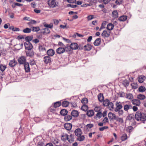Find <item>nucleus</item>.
I'll list each match as a JSON object with an SVG mask.
<instances>
[{"label": "nucleus", "mask_w": 146, "mask_h": 146, "mask_svg": "<svg viewBox=\"0 0 146 146\" xmlns=\"http://www.w3.org/2000/svg\"><path fill=\"white\" fill-rule=\"evenodd\" d=\"M18 60L19 64H23L26 62V59L24 56H21L18 59Z\"/></svg>", "instance_id": "10"}, {"label": "nucleus", "mask_w": 146, "mask_h": 146, "mask_svg": "<svg viewBox=\"0 0 146 146\" xmlns=\"http://www.w3.org/2000/svg\"><path fill=\"white\" fill-rule=\"evenodd\" d=\"M127 19V17L126 15H122L118 18V20L120 21H124Z\"/></svg>", "instance_id": "24"}, {"label": "nucleus", "mask_w": 146, "mask_h": 146, "mask_svg": "<svg viewBox=\"0 0 146 146\" xmlns=\"http://www.w3.org/2000/svg\"><path fill=\"white\" fill-rule=\"evenodd\" d=\"M70 137L71 139H68V141L69 143H71L74 141V135L72 134L70 135Z\"/></svg>", "instance_id": "48"}, {"label": "nucleus", "mask_w": 146, "mask_h": 146, "mask_svg": "<svg viewBox=\"0 0 146 146\" xmlns=\"http://www.w3.org/2000/svg\"><path fill=\"white\" fill-rule=\"evenodd\" d=\"M108 127L107 126L99 128V130L100 131H102L104 130L108 129Z\"/></svg>", "instance_id": "56"}, {"label": "nucleus", "mask_w": 146, "mask_h": 146, "mask_svg": "<svg viewBox=\"0 0 146 146\" xmlns=\"http://www.w3.org/2000/svg\"><path fill=\"white\" fill-rule=\"evenodd\" d=\"M54 51L52 49H48L46 52V54L48 56L50 57L52 56L55 54Z\"/></svg>", "instance_id": "11"}, {"label": "nucleus", "mask_w": 146, "mask_h": 146, "mask_svg": "<svg viewBox=\"0 0 146 146\" xmlns=\"http://www.w3.org/2000/svg\"><path fill=\"white\" fill-rule=\"evenodd\" d=\"M107 106H108V108L110 110H112L114 108V105L113 103L112 102H109L108 105Z\"/></svg>", "instance_id": "39"}, {"label": "nucleus", "mask_w": 146, "mask_h": 146, "mask_svg": "<svg viewBox=\"0 0 146 146\" xmlns=\"http://www.w3.org/2000/svg\"><path fill=\"white\" fill-rule=\"evenodd\" d=\"M126 98L128 99L131 100L133 98V96L131 93L127 94L126 95Z\"/></svg>", "instance_id": "33"}, {"label": "nucleus", "mask_w": 146, "mask_h": 146, "mask_svg": "<svg viewBox=\"0 0 146 146\" xmlns=\"http://www.w3.org/2000/svg\"><path fill=\"white\" fill-rule=\"evenodd\" d=\"M43 25L44 26L46 27L49 28L51 29H52L53 28V24L52 23H51L50 24L48 25L44 23Z\"/></svg>", "instance_id": "30"}, {"label": "nucleus", "mask_w": 146, "mask_h": 146, "mask_svg": "<svg viewBox=\"0 0 146 146\" xmlns=\"http://www.w3.org/2000/svg\"><path fill=\"white\" fill-rule=\"evenodd\" d=\"M62 104L60 101L56 102L53 104V106L55 108L59 107Z\"/></svg>", "instance_id": "27"}, {"label": "nucleus", "mask_w": 146, "mask_h": 146, "mask_svg": "<svg viewBox=\"0 0 146 146\" xmlns=\"http://www.w3.org/2000/svg\"><path fill=\"white\" fill-rule=\"evenodd\" d=\"M56 108L54 106H51L49 108V111L52 112L54 113L56 110Z\"/></svg>", "instance_id": "51"}, {"label": "nucleus", "mask_w": 146, "mask_h": 146, "mask_svg": "<svg viewBox=\"0 0 146 146\" xmlns=\"http://www.w3.org/2000/svg\"><path fill=\"white\" fill-rule=\"evenodd\" d=\"M25 39L27 42H29L31 41L33 38V36H27L25 37Z\"/></svg>", "instance_id": "47"}, {"label": "nucleus", "mask_w": 146, "mask_h": 146, "mask_svg": "<svg viewBox=\"0 0 146 146\" xmlns=\"http://www.w3.org/2000/svg\"><path fill=\"white\" fill-rule=\"evenodd\" d=\"M127 138V135L126 134L124 133L123 134L121 137V140L122 141H124L126 140Z\"/></svg>", "instance_id": "34"}, {"label": "nucleus", "mask_w": 146, "mask_h": 146, "mask_svg": "<svg viewBox=\"0 0 146 146\" xmlns=\"http://www.w3.org/2000/svg\"><path fill=\"white\" fill-rule=\"evenodd\" d=\"M17 63V62L14 59L9 62V65L10 66L13 67L15 66Z\"/></svg>", "instance_id": "12"}, {"label": "nucleus", "mask_w": 146, "mask_h": 146, "mask_svg": "<svg viewBox=\"0 0 146 146\" xmlns=\"http://www.w3.org/2000/svg\"><path fill=\"white\" fill-rule=\"evenodd\" d=\"M111 31L104 30L102 34V36L104 38L109 37L110 35Z\"/></svg>", "instance_id": "8"}, {"label": "nucleus", "mask_w": 146, "mask_h": 146, "mask_svg": "<svg viewBox=\"0 0 146 146\" xmlns=\"http://www.w3.org/2000/svg\"><path fill=\"white\" fill-rule=\"evenodd\" d=\"M6 68V66L5 65H3V64H1L0 65V70L3 72V71Z\"/></svg>", "instance_id": "49"}, {"label": "nucleus", "mask_w": 146, "mask_h": 146, "mask_svg": "<svg viewBox=\"0 0 146 146\" xmlns=\"http://www.w3.org/2000/svg\"><path fill=\"white\" fill-rule=\"evenodd\" d=\"M53 21L54 22V24L55 25H57L59 23L58 20L56 19H53Z\"/></svg>", "instance_id": "61"}, {"label": "nucleus", "mask_w": 146, "mask_h": 146, "mask_svg": "<svg viewBox=\"0 0 146 146\" xmlns=\"http://www.w3.org/2000/svg\"><path fill=\"white\" fill-rule=\"evenodd\" d=\"M78 45L76 43H71L70 46H66V48H68L69 49L68 50H66V52H68L71 50V49L76 50L78 48Z\"/></svg>", "instance_id": "3"}, {"label": "nucleus", "mask_w": 146, "mask_h": 146, "mask_svg": "<svg viewBox=\"0 0 146 146\" xmlns=\"http://www.w3.org/2000/svg\"><path fill=\"white\" fill-rule=\"evenodd\" d=\"M36 23V21L34 20H31L28 23V25L34 24Z\"/></svg>", "instance_id": "58"}, {"label": "nucleus", "mask_w": 146, "mask_h": 146, "mask_svg": "<svg viewBox=\"0 0 146 146\" xmlns=\"http://www.w3.org/2000/svg\"><path fill=\"white\" fill-rule=\"evenodd\" d=\"M102 122L104 123V124L108 122V119L107 117H105L102 121Z\"/></svg>", "instance_id": "62"}, {"label": "nucleus", "mask_w": 146, "mask_h": 146, "mask_svg": "<svg viewBox=\"0 0 146 146\" xmlns=\"http://www.w3.org/2000/svg\"><path fill=\"white\" fill-rule=\"evenodd\" d=\"M68 113V111L65 109H62L60 111V114L62 115H65Z\"/></svg>", "instance_id": "42"}, {"label": "nucleus", "mask_w": 146, "mask_h": 146, "mask_svg": "<svg viewBox=\"0 0 146 146\" xmlns=\"http://www.w3.org/2000/svg\"><path fill=\"white\" fill-rule=\"evenodd\" d=\"M32 31L33 32H38L40 30V28L39 27H31Z\"/></svg>", "instance_id": "44"}, {"label": "nucleus", "mask_w": 146, "mask_h": 146, "mask_svg": "<svg viewBox=\"0 0 146 146\" xmlns=\"http://www.w3.org/2000/svg\"><path fill=\"white\" fill-rule=\"evenodd\" d=\"M114 25L111 23L108 24L107 27V29L109 31H111V30H112L114 27Z\"/></svg>", "instance_id": "25"}, {"label": "nucleus", "mask_w": 146, "mask_h": 146, "mask_svg": "<svg viewBox=\"0 0 146 146\" xmlns=\"http://www.w3.org/2000/svg\"><path fill=\"white\" fill-rule=\"evenodd\" d=\"M44 143L42 142H39L37 145V146H44Z\"/></svg>", "instance_id": "64"}, {"label": "nucleus", "mask_w": 146, "mask_h": 146, "mask_svg": "<svg viewBox=\"0 0 146 146\" xmlns=\"http://www.w3.org/2000/svg\"><path fill=\"white\" fill-rule=\"evenodd\" d=\"M43 61L45 64H48L51 62L52 59L50 56L47 55L43 57Z\"/></svg>", "instance_id": "4"}, {"label": "nucleus", "mask_w": 146, "mask_h": 146, "mask_svg": "<svg viewBox=\"0 0 146 146\" xmlns=\"http://www.w3.org/2000/svg\"><path fill=\"white\" fill-rule=\"evenodd\" d=\"M24 45L25 49L28 50H31L33 48L32 44L30 42H26L25 43Z\"/></svg>", "instance_id": "6"}, {"label": "nucleus", "mask_w": 146, "mask_h": 146, "mask_svg": "<svg viewBox=\"0 0 146 146\" xmlns=\"http://www.w3.org/2000/svg\"><path fill=\"white\" fill-rule=\"evenodd\" d=\"M137 98L140 100H144L146 98L145 96L142 94H139L137 96Z\"/></svg>", "instance_id": "36"}, {"label": "nucleus", "mask_w": 146, "mask_h": 146, "mask_svg": "<svg viewBox=\"0 0 146 146\" xmlns=\"http://www.w3.org/2000/svg\"><path fill=\"white\" fill-rule=\"evenodd\" d=\"M47 2L50 8L56 7L58 5V2L55 0H49Z\"/></svg>", "instance_id": "2"}, {"label": "nucleus", "mask_w": 146, "mask_h": 146, "mask_svg": "<svg viewBox=\"0 0 146 146\" xmlns=\"http://www.w3.org/2000/svg\"><path fill=\"white\" fill-rule=\"evenodd\" d=\"M108 115L109 118H110L111 119H115L116 116L115 115L112 113H108Z\"/></svg>", "instance_id": "29"}, {"label": "nucleus", "mask_w": 146, "mask_h": 146, "mask_svg": "<svg viewBox=\"0 0 146 146\" xmlns=\"http://www.w3.org/2000/svg\"><path fill=\"white\" fill-rule=\"evenodd\" d=\"M112 16L114 18H116L118 17V13L117 11H114L112 12Z\"/></svg>", "instance_id": "35"}, {"label": "nucleus", "mask_w": 146, "mask_h": 146, "mask_svg": "<svg viewBox=\"0 0 146 146\" xmlns=\"http://www.w3.org/2000/svg\"><path fill=\"white\" fill-rule=\"evenodd\" d=\"M72 117L71 115L66 114L65 115L64 119L66 121H69L72 119Z\"/></svg>", "instance_id": "23"}, {"label": "nucleus", "mask_w": 146, "mask_h": 146, "mask_svg": "<svg viewBox=\"0 0 146 146\" xmlns=\"http://www.w3.org/2000/svg\"><path fill=\"white\" fill-rule=\"evenodd\" d=\"M64 126L65 129L69 131L71 129L72 127V125L71 123H67L64 124Z\"/></svg>", "instance_id": "14"}, {"label": "nucleus", "mask_w": 146, "mask_h": 146, "mask_svg": "<svg viewBox=\"0 0 146 146\" xmlns=\"http://www.w3.org/2000/svg\"><path fill=\"white\" fill-rule=\"evenodd\" d=\"M61 138L62 141H65L68 139V135L66 133H63L61 136Z\"/></svg>", "instance_id": "9"}, {"label": "nucleus", "mask_w": 146, "mask_h": 146, "mask_svg": "<svg viewBox=\"0 0 146 146\" xmlns=\"http://www.w3.org/2000/svg\"><path fill=\"white\" fill-rule=\"evenodd\" d=\"M94 114V111L93 110H90L87 111V115L89 117L93 116Z\"/></svg>", "instance_id": "26"}, {"label": "nucleus", "mask_w": 146, "mask_h": 146, "mask_svg": "<svg viewBox=\"0 0 146 146\" xmlns=\"http://www.w3.org/2000/svg\"><path fill=\"white\" fill-rule=\"evenodd\" d=\"M135 118L137 121L144 123L146 121V113L138 111L135 114Z\"/></svg>", "instance_id": "1"}, {"label": "nucleus", "mask_w": 146, "mask_h": 146, "mask_svg": "<svg viewBox=\"0 0 146 146\" xmlns=\"http://www.w3.org/2000/svg\"><path fill=\"white\" fill-rule=\"evenodd\" d=\"M133 129V127L131 126H129L127 127V131L129 133L131 132Z\"/></svg>", "instance_id": "45"}, {"label": "nucleus", "mask_w": 146, "mask_h": 146, "mask_svg": "<svg viewBox=\"0 0 146 146\" xmlns=\"http://www.w3.org/2000/svg\"><path fill=\"white\" fill-rule=\"evenodd\" d=\"M69 104V102L67 101H64L62 102V105L63 107H66L68 106Z\"/></svg>", "instance_id": "43"}, {"label": "nucleus", "mask_w": 146, "mask_h": 146, "mask_svg": "<svg viewBox=\"0 0 146 146\" xmlns=\"http://www.w3.org/2000/svg\"><path fill=\"white\" fill-rule=\"evenodd\" d=\"M94 110L95 111L98 112L100 111V108L98 106H96L95 107Z\"/></svg>", "instance_id": "59"}, {"label": "nucleus", "mask_w": 146, "mask_h": 146, "mask_svg": "<svg viewBox=\"0 0 146 146\" xmlns=\"http://www.w3.org/2000/svg\"><path fill=\"white\" fill-rule=\"evenodd\" d=\"M39 50L40 51H46L45 48L42 46H39Z\"/></svg>", "instance_id": "55"}, {"label": "nucleus", "mask_w": 146, "mask_h": 146, "mask_svg": "<svg viewBox=\"0 0 146 146\" xmlns=\"http://www.w3.org/2000/svg\"><path fill=\"white\" fill-rule=\"evenodd\" d=\"M132 108V106L130 103L124 106V110L125 111H127L129 109Z\"/></svg>", "instance_id": "15"}, {"label": "nucleus", "mask_w": 146, "mask_h": 146, "mask_svg": "<svg viewBox=\"0 0 146 146\" xmlns=\"http://www.w3.org/2000/svg\"><path fill=\"white\" fill-rule=\"evenodd\" d=\"M101 39L99 38L96 39L94 42V45L96 46H99L100 44Z\"/></svg>", "instance_id": "20"}, {"label": "nucleus", "mask_w": 146, "mask_h": 146, "mask_svg": "<svg viewBox=\"0 0 146 146\" xmlns=\"http://www.w3.org/2000/svg\"><path fill=\"white\" fill-rule=\"evenodd\" d=\"M66 48V46L63 47H60L56 49V52L59 54H62L66 51V50H65Z\"/></svg>", "instance_id": "5"}, {"label": "nucleus", "mask_w": 146, "mask_h": 146, "mask_svg": "<svg viewBox=\"0 0 146 146\" xmlns=\"http://www.w3.org/2000/svg\"><path fill=\"white\" fill-rule=\"evenodd\" d=\"M27 56L30 57L33 56L34 54V52L32 51H29L27 52Z\"/></svg>", "instance_id": "38"}, {"label": "nucleus", "mask_w": 146, "mask_h": 146, "mask_svg": "<svg viewBox=\"0 0 146 146\" xmlns=\"http://www.w3.org/2000/svg\"><path fill=\"white\" fill-rule=\"evenodd\" d=\"M127 120H129L131 122H133L134 121V117L132 116H128L127 117Z\"/></svg>", "instance_id": "50"}, {"label": "nucleus", "mask_w": 146, "mask_h": 146, "mask_svg": "<svg viewBox=\"0 0 146 146\" xmlns=\"http://www.w3.org/2000/svg\"><path fill=\"white\" fill-rule=\"evenodd\" d=\"M115 106L116 107L114 110L116 112L122 108V106L121 104V103L120 102H117L115 103Z\"/></svg>", "instance_id": "7"}, {"label": "nucleus", "mask_w": 146, "mask_h": 146, "mask_svg": "<svg viewBox=\"0 0 146 146\" xmlns=\"http://www.w3.org/2000/svg\"><path fill=\"white\" fill-rule=\"evenodd\" d=\"M129 84V82L127 80H125L123 82V84L125 86H128Z\"/></svg>", "instance_id": "60"}, {"label": "nucleus", "mask_w": 146, "mask_h": 146, "mask_svg": "<svg viewBox=\"0 0 146 146\" xmlns=\"http://www.w3.org/2000/svg\"><path fill=\"white\" fill-rule=\"evenodd\" d=\"M84 48L85 51H90L92 48V46L90 44H88L84 46Z\"/></svg>", "instance_id": "16"}, {"label": "nucleus", "mask_w": 146, "mask_h": 146, "mask_svg": "<svg viewBox=\"0 0 146 146\" xmlns=\"http://www.w3.org/2000/svg\"><path fill=\"white\" fill-rule=\"evenodd\" d=\"M74 133L75 135L77 137L78 136H80L82 133V131L80 128H78L76 129L74 131Z\"/></svg>", "instance_id": "18"}, {"label": "nucleus", "mask_w": 146, "mask_h": 146, "mask_svg": "<svg viewBox=\"0 0 146 146\" xmlns=\"http://www.w3.org/2000/svg\"><path fill=\"white\" fill-rule=\"evenodd\" d=\"M87 18L88 20H90L94 18V15H89L87 17Z\"/></svg>", "instance_id": "63"}, {"label": "nucleus", "mask_w": 146, "mask_h": 146, "mask_svg": "<svg viewBox=\"0 0 146 146\" xmlns=\"http://www.w3.org/2000/svg\"><path fill=\"white\" fill-rule=\"evenodd\" d=\"M24 67L25 71L28 72L30 71V69L29 64L28 63H25L24 64Z\"/></svg>", "instance_id": "19"}, {"label": "nucleus", "mask_w": 146, "mask_h": 146, "mask_svg": "<svg viewBox=\"0 0 146 146\" xmlns=\"http://www.w3.org/2000/svg\"><path fill=\"white\" fill-rule=\"evenodd\" d=\"M9 29H12V30L14 31H19L20 30L19 29L17 28H14L13 27H9Z\"/></svg>", "instance_id": "52"}, {"label": "nucleus", "mask_w": 146, "mask_h": 146, "mask_svg": "<svg viewBox=\"0 0 146 146\" xmlns=\"http://www.w3.org/2000/svg\"><path fill=\"white\" fill-rule=\"evenodd\" d=\"M131 103L134 105L137 106H140L141 102L138 99H133L131 100Z\"/></svg>", "instance_id": "13"}, {"label": "nucleus", "mask_w": 146, "mask_h": 146, "mask_svg": "<svg viewBox=\"0 0 146 146\" xmlns=\"http://www.w3.org/2000/svg\"><path fill=\"white\" fill-rule=\"evenodd\" d=\"M98 98L99 101L100 102H102L104 99V97L103 94L101 93L99 94L98 96Z\"/></svg>", "instance_id": "28"}, {"label": "nucleus", "mask_w": 146, "mask_h": 146, "mask_svg": "<svg viewBox=\"0 0 146 146\" xmlns=\"http://www.w3.org/2000/svg\"><path fill=\"white\" fill-rule=\"evenodd\" d=\"M32 30L31 29L26 28L25 29H24L23 31V33H29L31 32Z\"/></svg>", "instance_id": "41"}, {"label": "nucleus", "mask_w": 146, "mask_h": 146, "mask_svg": "<svg viewBox=\"0 0 146 146\" xmlns=\"http://www.w3.org/2000/svg\"><path fill=\"white\" fill-rule=\"evenodd\" d=\"M41 33L43 34H49L50 33V31L49 29L45 28L41 29Z\"/></svg>", "instance_id": "17"}, {"label": "nucleus", "mask_w": 146, "mask_h": 146, "mask_svg": "<svg viewBox=\"0 0 146 146\" xmlns=\"http://www.w3.org/2000/svg\"><path fill=\"white\" fill-rule=\"evenodd\" d=\"M138 90L140 92H143L146 90V88L145 87L141 86L139 88Z\"/></svg>", "instance_id": "32"}, {"label": "nucleus", "mask_w": 146, "mask_h": 146, "mask_svg": "<svg viewBox=\"0 0 146 146\" xmlns=\"http://www.w3.org/2000/svg\"><path fill=\"white\" fill-rule=\"evenodd\" d=\"M81 102L83 104H86L88 103V100L87 99L84 98L82 99Z\"/></svg>", "instance_id": "54"}, {"label": "nucleus", "mask_w": 146, "mask_h": 146, "mask_svg": "<svg viewBox=\"0 0 146 146\" xmlns=\"http://www.w3.org/2000/svg\"><path fill=\"white\" fill-rule=\"evenodd\" d=\"M103 104L104 106H107L110 102L109 100L108 99H106L105 100H103Z\"/></svg>", "instance_id": "40"}, {"label": "nucleus", "mask_w": 146, "mask_h": 146, "mask_svg": "<svg viewBox=\"0 0 146 146\" xmlns=\"http://www.w3.org/2000/svg\"><path fill=\"white\" fill-rule=\"evenodd\" d=\"M94 126V125L92 124L89 123L87 124L86 126V127L87 129H90Z\"/></svg>", "instance_id": "57"}, {"label": "nucleus", "mask_w": 146, "mask_h": 146, "mask_svg": "<svg viewBox=\"0 0 146 146\" xmlns=\"http://www.w3.org/2000/svg\"><path fill=\"white\" fill-rule=\"evenodd\" d=\"M71 116L74 117H77L79 113L78 111L75 110H73L72 111L71 113Z\"/></svg>", "instance_id": "21"}, {"label": "nucleus", "mask_w": 146, "mask_h": 146, "mask_svg": "<svg viewBox=\"0 0 146 146\" xmlns=\"http://www.w3.org/2000/svg\"><path fill=\"white\" fill-rule=\"evenodd\" d=\"M52 142L54 144H58L59 142V140L56 138H53L52 139Z\"/></svg>", "instance_id": "37"}, {"label": "nucleus", "mask_w": 146, "mask_h": 146, "mask_svg": "<svg viewBox=\"0 0 146 146\" xmlns=\"http://www.w3.org/2000/svg\"><path fill=\"white\" fill-rule=\"evenodd\" d=\"M88 107L86 105L84 104L82 106L81 109L84 111H87L88 110Z\"/></svg>", "instance_id": "46"}, {"label": "nucleus", "mask_w": 146, "mask_h": 146, "mask_svg": "<svg viewBox=\"0 0 146 146\" xmlns=\"http://www.w3.org/2000/svg\"><path fill=\"white\" fill-rule=\"evenodd\" d=\"M96 116L99 119H100L102 116V113L100 111L98 112L96 114Z\"/></svg>", "instance_id": "53"}, {"label": "nucleus", "mask_w": 146, "mask_h": 146, "mask_svg": "<svg viewBox=\"0 0 146 146\" xmlns=\"http://www.w3.org/2000/svg\"><path fill=\"white\" fill-rule=\"evenodd\" d=\"M85 137L83 135H80V136H78L77 138V140L80 141H83L85 139Z\"/></svg>", "instance_id": "31"}, {"label": "nucleus", "mask_w": 146, "mask_h": 146, "mask_svg": "<svg viewBox=\"0 0 146 146\" xmlns=\"http://www.w3.org/2000/svg\"><path fill=\"white\" fill-rule=\"evenodd\" d=\"M146 79V77L144 76H140L138 78V81L140 83L143 82Z\"/></svg>", "instance_id": "22"}]
</instances>
